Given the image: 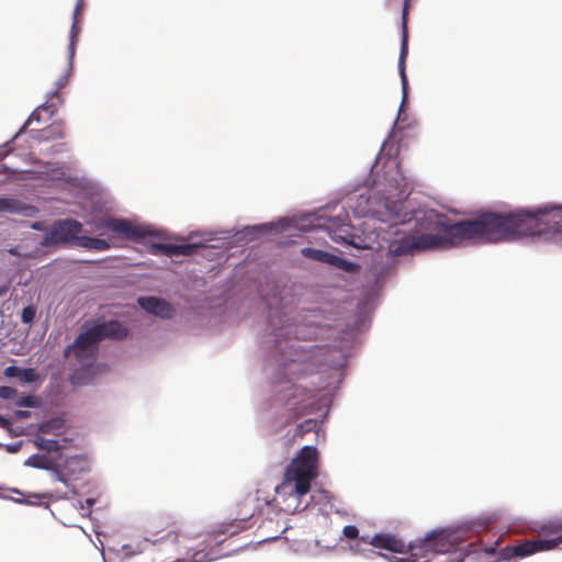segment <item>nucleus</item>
<instances>
[{
	"instance_id": "nucleus-23",
	"label": "nucleus",
	"mask_w": 562,
	"mask_h": 562,
	"mask_svg": "<svg viewBox=\"0 0 562 562\" xmlns=\"http://www.w3.org/2000/svg\"><path fill=\"white\" fill-rule=\"evenodd\" d=\"M151 529H168L175 526V519L172 516L167 515L165 517H156L150 522Z\"/></svg>"
},
{
	"instance_id": "nucleus-30",
	"label": "nucleus",
	"mask_w": 562,
	"mask_h": 562,
	"mask_svg": "<svg viewBox=\"0 0 562 562\" xmlns=\"http://www.w3.org/2000/svg\"><path fill=\"white\" fill-rule=\"evenodd\" d=\"M333 263L336 265L339 268H342V269L347 270V271L353 270V267H355L353 263L347 261L346 259L339 258L337 256H335Z\"/></svg>"
},
{
	"instance_id": "nucleus-22",
	"label": "nucleus",
	"mask_w": 562,
	"mask_h": 562,
	"mask_svg": "<svg viewBox=\"0 0 562 562\" xmlns=\"http://www.w3.org/2000/svg\"><path fill=\"white\" fill-rule=\"evenodd\" d=\"M15 405L19 407H40L41 400L35 395H25L15 397Z\"/></svg>"
},
{
	"instance_id": "nucleus-26",
	"label": "nucleus",
	"mask_w": 562,
	"mask_h": 562,
	"mask_svg": "<svg viewBox=\"0 0 562 562\" xmlns=\"http://www.w3.org/2000/svg\"><path fill=\"white\" fill-rule=\"evenodd\" d=\"M36 316V307L34 305L25 306L21 312V322L31 325Z\"/></svg>"
},
{
	"instance_id": "nucleus-2",
	"label": "nucleus",
	"mask_w": 562,
	"mask_h": 562,
	"mask_svg": "<svg viewBox=\"0 0 562 562\" xmlns=\"http://www.w3.org/2000/svg\"><path fill=\"white\" fill-rule=\"evenodd\" d=\"M128 329L119 321H109L85 325L75 341L64 351L65 358L72 356L82 367L75 370L70 381L72 384L82 385L92 382V376L99 366L94 364L99 342L105 338L123 339L127 337Z\"/></svg>"
},
{
	"instance_id": "nucleus-31",
	"label": "nucleus",
	"mask_w": 562,
	"mask_h": 562,
	"mask_svg": "<svg viewBox=\"0 0 562 562\" xmlns=\"http://www.w3.org/2000/svg\"><path fill=\"white\" fill-rule=\"evenodd\" d=\"M82 10H83V1L82 0H78L77 3H76L75 10H74L72 19L74 20H79V16H80Z\"/></svg>"
},
{
	"instance_id": "nucleus-13",
	"label": "nucleus",
	"mask_w": 562,
	"mask_h": 562,
	"mask_svg": "<svg viewBox=\"0 0 562 562\" xmlns=\"http://www.w3.org/2000/svg\"><path fill=\"white\" fill-rule=\"evenodd\" d=\"M450 547L451 544L442 533L431 535L425 538L422 544V548L426 551H434L436 553H446L450 550Z\"/></svg>"
},
{
	"instance_id": "nucleus-18",
	"label": "nucleus",
	"mask_w": 562,
	"mask_h": 562,
	"mask_svg": "<svg viewBox=\"0 0 562 562\" xmlns=\"http://www.w3.org/2000/svg\"><path fill=\"white\" fill-rule=\"evenodd\" d=\"M302 255L304 257H307V258H311V259H314L317 261H322V262H328V263L334 262V258H335L334 255H330L326 251H323L319 249H314V248L302 249Z\"/></svg>"
},
{
	"instance_id": "nucleus-8",
	"label": "nucleus",
	"mask_w": 562,
	"mask_h": 562,
	"mask_svg": "<svg viewBox=\"0 0 562 562\" xmlns=\"http://www.w3.org/2000/svg\"><path fill=\"white\" fill-rule=\"evenodd\" d=\"M198 246L194 244L151 243L148 252L151 255H166L168 257L191 256Z\"/></svg>"
},
{
	"instance_id": "nucleus-1",
	"label": "nucleus",
	"mask_w": 562,
	"mask_h": 562,
	"mask_svg": "<svg viewBox=\"0 0 562 562\" xmlns=\"http://www.w3.org/2000/svg\"><path fill=\"white\" fill-rule=\"evenodd\" d=\"M404 202L387 205L392 225L416 221L417 229L426 232L405 236L390 245L394 256H405L414 251L447 249L460 241L483 240L490 243L513 240L521 236H544L555 238L562 234V206L552 205L536 211L517 210L508 213L485 212L474 220L449 224L443 214L432 210L403 212Z\"/></svg>"
},
{
	"instance_id": "nucleus-29",
	"label": "nucleus",
	"mask_w": 562,
	"mask_h": 562,
	"mask_svg": "<svg viewBox=\"0 0 562 562\" xmlns=\"http://www.w3.org/2000/svg\"><path fill=\"white\" fill-rule=\"evenodd\" d=\"M210 554L211 552L207 550H200L192 555V560L193 562H207L210 561Z\"/></svg>"
},
{
	"instance_id": "nucleus-25",
	"label": "nucleus",
	"mask_w": 562,
	"mask_h": 562,
	"mask_svg": "<svg viewBox=\"0 0 562 562\" xmlns=\"http://www.w3.org/2000/svg\"><path fill=\"white\" fill-rule=\"evenodd\" d=\"M317 425L318 423L316 419H305L303 423L297 425L294 436L302 437L306 432L314 430L317 427Z\"/></svg>"
},
{
	"instance_id": "nucleus-19",
	"label": "nucleus",
	"mask_w": 562,
	"mask_h": 562,
	"mask_svg": "<svg viewBox=\"0 0 562 562\" xmlns=\"http://www.w3.org/2000/svg\"><path fill=\"white\" fill-rule=\"evenodd\" d=\"M34 442L38 449L45 450L47 452H57L61 448L57 440L47 439L43 436H36Z\"/></svg>"
},
{
	"instance_id": "nucleus-32",
	"label": "nucleus",
	"mask_w": 562,
	"mask_h": 562,
	"mask_svg": "<svg viewBox=\"0 0 562 562\" xmlns=\"http://www.w3.org/2000/svg\"><path fill=\"white\" fill-rule=\"evenodd\" d=\"M31 416V413L29 411H21V409H18L14 412V417L16 419H26Z\"/></svg>"
},
{
	"instance_id": "nucleus-17",
	"label": "nucleus",
	"mask_w": 562,
	"mask_h": 562,
	"mask_svg": "<svg viewBox=\"0 0 562 562\" xmlns=\"http://www.w3.org/2000/svg\"><path fill=\"white\" fill-rule=\"evenodd\" d=\"M312 403L306 404L305 400L301 402L293 403L292 406L288 409V416L285 419V424H291L306 415L310 412V406Z\"/></svg>"
},
{
	"instance_id": "nucleus-11",
	"label": "nucleus",
	"mask_w": 562,
	"mask_h": 562,
	"mask_svg": "<svg viewBox=\"0 0 562 562\" xmlns=\"http://www.w3.org/2000/svg\"><path fill=\"white\" fill-rule=\"evenodd\" d=\"M407 9H408V0L404 1V8L402 12V43H401V54L398 59V68L403 82V88L405 89L407 85L406 74H405V59L408 54V30H407Z\"/></svg>"
},
{
	"instance_id": "nucleus-24",
	"label": "nucleus",
	"mask_w": 562,
	"mask_h": 562,
	"mask_svg": "<svg viewBox=\"0 0 562 562\" xmlns=\"http://www.w3.org/2000/svg\"><path fill=\"white\" fill-rule=\"evenodd\" d=\"M25 464L26 465H30V467H33V468H37V469H49V461L43 457V456H37V454H33L26 461H25Z\"/></svg>"
},
{
	"instance_id": "nucleus-35",
	"label": "nucleus",
	"mask_w": 562,
	"mask_h": 562,
	"mask_svg": "<svg viewBox=\"0 0 562 562\" xmlns=\"http://www.w3.org/2000/svg\"><path fill=\"white\" fill-rule=\"evenodd\" d=\"M414 548H415L414 546H412V544L409 546V550H411V551H413V550H414Z\"/></svg>"
},
{
	"instance_id": "nucleus-12",
	"label": "nucleus",
	"mask_w": 562,
	"mask_h": 562,
	"mask_svg": "<svg viewBox=\"0 0 562 562\" xmlns=\"http://www.w3.org/2000/svg\"><path fill=\"white\" fill-rule=\"evenodd\" d=\"M7 378H18L21 383H34L40 380V374L33 368L22 369L15 366H9L3 370Z\"/></svg>"
},
{
	"instance_id": "nucleus-20",
	"label": "nucleus",
	"mask_w": 562,
	"mask_h": 562,
	"mask_svg": "<svg viewBox=\"0 0 562 562\" xmlns=\"http://www.w3.org/2000/svg\"><path fill=\"white\" fill-rule=\"evenodd\" d=\"M65 135L64 125L63 124H52L47 128H45L41 135V138L47 139H56L63 138Z\"/></svg>"
},
{
	"instance_id": "nucleus-16",
	"label": "nucleus",
	"mask_w": 562,
	"mask_h": 562,
	"mask_svg": "<svg viewBox=\"0 0 562 562\" xmlns=\"http://www.w3.org/2000/svg\"><path fill=\"white\" fill-rule=\"evenodd\" d=\"M29 206L20 200L10 198H0V212H8L12 214L24 213Z\"/></svg>"
},
{
	"instance_id": "nucleus-33",
	"label": "nucleus",
	"mask_w": 562,
	"mask_h": 562,
	"mask_svg": "<svg viewBox=\"0 0 562 562\" xmlns=\"http://www.w3.org/2000/svg\"><path fill=\"white\" fill-rule=\"evenodd\" d=\"M10 425V422L0 415V428H8Z\"/></svg>"
},
{
	"instance_id": "nucleus-27",
	"label": "nucleus",
	"mask_w": 562,
	"mask_h": 562,
	"mask_svg": "<svg viewBox=\"0 0 562 562\" xmlns=\"http://www.w3.org/2000/svg\"><path fill=\"white\" fill-rule=\"evenodd\" d=\"M0 397L3 400H14L18 397V390L12 386H0Z\"/></svg>"
},
{
	"instance_id": "nucleus-9",
	"label": "nucleus",
	"mask_w": 562,
	"mask_h": 562,
	"mask_svg": "<svg viewBox=\"0 0 562 562\" xmlns=\"http://www.w3.org/2000/svg\"><path fill=\"white\" fill-rule=\"evenodd\" d=\"M139 306L147 313L161 318H171L173 308L167 301L155 296H142L137 300Z\"/></svg>"
},
{
	"instance_id": "nucleus-3",
	"label": "nucleus",
	"mask_w": 562,
	"mask_h": 562,
	"mask_svg": "<svg viewBox=\"0 0 562 562\" xmlns=\"http://www.w3.org/2000/svg\"><path fill=\"white\" fill-rule=\"evenodd\" d=\"M318 451L315 447H303L288 465L283 483L278 493L289 494L300 499L311 490V483L317 477Z\"/></svg>"
},
{
	"instance_id": "nucleus-4",
	"label": "nucleus",
	"mask_w": 562,
	"mask_h": 562,
	"mask_svg": "<svg viewBox=\"0 0 562 562\" xmlns=\"http://www.w3.org/2000/svg\"><path fill=\"white\" fill-rule=\"evenodd\" d=\"M94 231L103 235L104 231L111 232L114 236L124 237L131 240H139L147 236L160 237L156 229L149 226L134 224L124 218H100L93 223Z\"/></svg>"
},
{
	"instance_id": "nucleus-5",
	"label": "nucleus",
	"mask_w": 562,
	"mask_h": 562,
	"mask_svg": "<svg viewBox=\"0 0 562 562\" xmlns=\"http://www.w3.org/2000/svg\"><path fill=\"white\" fill-rule=\"evenodd\" d=\"M562 543V532L553 539L535 538L514 546H506L499 551V560L509 561L513 558H526L541 551L555 549Z\"/></svg>"
},
{
	"instance_id": "nucleus-15",
	"label": "nucleus",
	"mask_w": 562,
	"mask_h": 562,
	"mask_svg": "<svg viewBox=\"0 0 562 562\" xmlns=\"http://www.w3.org/2000/svg\"><path fill=\"white\" fill-rule=\"evenodd\" d=\"M77 246L99 251L110 248V244L106 240L88 236H79V239H77Z\"/></svg>"
},
{
	"instance_id": "nucleus-10",
	"label": "nucleus",
	"mask_w": 562,
	"mask_h": 562,
	"mask_svg": "<svg viewBox=\"0 0 562 562\" xmlns=\"http://www.w3.org/2000/svg\"><path fill=\"white\" fill-rule=\"evenodd\" d=\"M361 542L369 543L374 548L385 549L396 553H404L406 546L403 540L395 538L391 535L378 533L372 538L362 536Z\"/></svg>"
},
{
	"instance_id": "nucleus-34",
	"label": "nucleus",
	"mask_w": 562,
	"mask_h": 562,
	"mask_svg": "<svg viewBox=\"0 0 562 562\" xmlns=\"http://www.w3.org/2000/svg\"><path fill=\"white\" fill-rule=\"evenodd\" d=\"M9 291V284L0 285V296L7 294Z\"/></svg>"
},
{
	"instance_id": "nucleus-21",
	"label": "nucleus",
	"mask_w": 562,
	"mask_h": 562,
	"mask_svg": "<svg viewBox=\"0 0 562 562\" xmlns=\"http://www.w3.org/2000/svg\"><path fill=\"white\" fill-rule=\"evenodd\" d=\"M79 22H80V20H74L72 21V25H71V30H70V43H69V58H70V60L72 59V57L75 55L76 43H77L78 35L80 33Z\"/></svg>"
},
{
	"instance_id": "nucleus-28",
	"label": "nucleus",
	"mask_w": 562,
	"mask_h": 562,
	"mask_svg": "<svg viewBox=\"0 0 562 562\" xmlns=\"http://www.w3.org/2000/svg\"><path fill=\"white\" fill-rule=\"evenodd\" d=\"M342 533L348 539H356L359 536V530L353 525H347L344 527Z\"/></svg>"
},
{
	"instance_id": "nucleus-6",
	"label": "nucleus",
	"mask_w": 562,
	"mask_h": 562,
	"mask_svg": "<svg viewBox=\"0 0 562 562\" xmlns=\"http://www.w3.org/2000/svg\"><path fill=\"white\" fill-rule=\"evenodd\" d=\"M82 231V225L76 220H64L55 222L44 237V245L65 243L77 246V239Z\"/></svg>"
},
{
	"instance_id": "nucleus-14",
	"label": "nucleus",
	"mask_w": 562,
	"mask_h": 562,
	"mask_svg": "<svg viewBox=\"0 0 562 562\" xmlns=\"http://www.w3.org/2000/svg\"><path fill=\"white\" fill-rule=\"evenodd\" d=\"M65 429V420L61 417H54L43 423L38 427V432L43 435L60 436Z\"/></svg>"
},
{
	"instance_id": "nucleus-7",
	"label": "nucleus",
	"mask_w": 562,
	"mask_h": 562,
	"mask_svg": "<svg viewBox=\"0 0 562 562\" xmlns=\"http://www.w3.org/2000/svg\"><path fill=\"white\" fill-rule=\"evenodd\" d=\"M69 68H71V61L69 63ZM68 71H70V69H68ZM68 78L69 72L65 74L61 78L57 80L56 89L49 94L48 100L44 104L40 105L31 113V115L24 124V127L30 125L33 121H40L41 111L48 112L49 116L54 115V113L57 111L58 104L61 103V97L59 91L67 85Z\"/></svg>"
}]
</instances>
